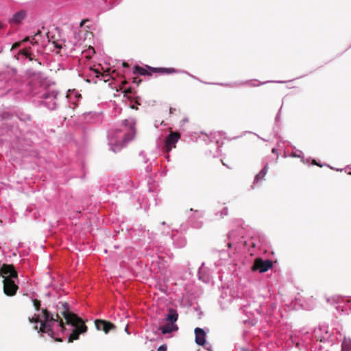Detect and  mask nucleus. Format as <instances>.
<instances>
[{
  "instance_id": "a211bd4d",
  "label": "nucleus",
  "mask_w": 351,
  "mask_h": 351,
  "mask_svg": "<svg viewBox=\"0 0 351 351\" xmlns=\"http://www.w3.org/2000/svg\"><path fill=\"white\" fill-rule=\"evenodd\" d=\"M93 73L95 75L96 77H99L100 76H104V74L101 73L99 69H90Z\"/></svg>"
},
{
  "instance_id": "cd10ccee",
  "label": "nucleus",
  "mask_w": 351,
  "mask_h": 351,
  "mask_svg": "<svg viewBox=\"0 0 351 351\" xmlns=\"http://www.w3.org/2000/svg\"><path fill=\"white\" fill-rule=\"evenodd\" d=\"M122 65H123V66H124V67H128V66H129L128 63L125 62H123Z\"/></svg>"
},
{
  "instance_id": "4be33fe9",
  "label": "nucleus",
  "mask_w": 351,
  "mask_h": 351,
  "mask_svg": "<svg viewBox=\"0 0 351 351\" xmlns=\"http://www.w3.org/2000/svg\"><path fill=\"white\" fill-rule=\"evenodd\" d=\"M53 44L54 45V47L57 49L62 48V45L61 44H59L57 41H53Z\"/></svg>"
},
{
  "instance_id": "a878e982",
  "label": "nucleus",
  "mask_w": 351,
  "mask_h": 351,
  "mask_svg": "<svg viewBox=\"0 0 351 351\" xmlns=\"http://www.w3.org/2000/svg\"><path fill=\"white\" fill-rule=\"evenodd\" d=\"M54 339V341H58V342H62V339L61 338H59V337H54L53 338Z\"/></svg>"
},
{
  "instance_id": "f8f14e48",
  "label": "nucleus",
  "mask_w": 351,
  "mask_h": 351,
  "mask_svg": "<svg viewBox=\"0 0 351 351\" xmlns=\"http://www.w3.org/2000/svg\"><path fill=\"white\" fill-rule=\"evenodd\" d=\"M159 330L161 331L162 334L171 333L173 331H176L178 330V327L175 324L168 323L162 326L159 327Z\"/></svg>"
},
{
  "instance_id": "9d476101",
  "label": "nucleus",
  "mask_w": 351,
  "mask_h": 351,
  "mask_svg": "<svg viewBox=\"0 0 351 351\" xmlns=\"http://www.w3.org/2000/svg\"><path fill=\"white\" fill-rule=\"evenodd\" d=\"M26 16V12L25 10H20L16 12L12 17L9 20L10 24L19 25Z\"/></svg>"
},
{
  "instance_id": "423d86ee",
  "label": "nucleus",
  "mask_w": 351,
  "mask_h": 351,
  "mask_svg": "<svg viewBox=\"0 0 351 351\" xmlns=\"http://www.w3.org/2000/svg\"><path fill=\"white\" fill-rule=\"evenodd\" d=\"M180 138V134L178 132H171L165 141V149L169 152L172 149L176 148V144Z\"/></svg>"
},
{
  "instance_id": "2eb2a0df",
  "label": "nucleus",
  "mask_w": 351,
  "mask_h": 351,
  "mask_svg": "<svg viewBox=\"0 0 351 351\" xmlns=\"http://www.w3.org/2000/svg\"><path fill=\"white\" fill-rule=\"evenodd\" d=\"M268 167L265 166L262 170L256 176L254 182H258L259 180L264 179L267 174Z\"/></svg>"
},
{
  "instance_id": "2f4dec72",
  "label": "nucleus",
  "mask_w": 351,
  "mask_h": 351,
  "mask_svg": "<svg viewBox=\"0 0 351 351\" xmlns=\"http://www.w3.org/2000/svg\"><path fill=\"white\" fill-rule=\"evenodd\" d=\"M173 110H175V109H173V108H170V112H171V113H172V112H173Z\"/></svg>"
},
{
  "instance_id": "6ab92c4d",
  "label": "nucleus",
  "mask_w": 351,
  "mask_h": 351,
  "mask_svg": "<svg viewBox=\"0 0 351 351\" xmlns=\"http://www.w3.org/2000/svg\"><path fill=\"white\" fill-rule=\"evenodd\" d=\"M41 34V31L40 30H38V32L34 34V37L32 38V40H31V43L32 45H34V44H36L37 43V41L35 40V37L40 35Z\"/></svg>"
},
{
  "instance_id": "5701e85b",
  "label": "nucleus",
  "mask_w": 351,
  "mask_h": 351,
  "mask_svg": "<svg viewBox=\"0 0 351 351\" xmlns=\"http://www.w3.org/2000/svg\"><path fill=\"white\" fill-rule=\"evenodd\" d=\"M104 74V76H101L103 77V80L106 82L109 80V75L106 73H103Z\"/></svg>"
},
{
  "instance_id": "1a4fd4ad",
  "label": "nucleus",
  "mask_w": 351,
  "mask_h": 351,
  "mask_svg": "<svg viewBox=\"0 0 351 351\" xmlns=\"http://www.w3.org/2000/svg\"><path fill=\"white\" fill-rule=\"evenodd\" d=\"M123 125L125 126H128L130 128V132L125 133L124 135L123 143H126L133 139L134 136V123L132 120L125 119L123 121Z\"/></svg>"
},
{
  "instance_id": "0eeeda50",
  "label": "nucleus",
  "mask_w": 351,
  "mask_h": 351,
  "mask_svg": "<svg viewBox=\"0 0 351 351\" xmlns=\"http://www.w3.org/2000/svg\"><path fill=\"white\" fill-rule=\"evenodd\" d=\"M95 324L97 330H102L106 334H108L110 330H114L117 326L110 322L104 319H96Z\"/></svg>"
},
{
  "instance_id": "39448f33",
  "label": "nucleus",
  "mask_w": 351,
  "mask_h": 351,
  "mask_svg": "<svg viewBox=\"0 0 351 351\" xmlns=\"http://www.w3.org/2000/svg\"><path fill=\"white\" fill-rule=\"evenodd\" d=\"M273 266V263L270 260H263L261 258H256L252 267L253 271H258L263 273L268 271Z\"/></svg>"
},
{
  "instance_id": "aec40b11",
  "label": "nucleus",
  "mask_w": 351,
  "mask_h": 351,
  "mask_svg": "<svg viewBox=\"0 0 351 351\" xmlns=\"http://www.w3.org/2000/svg\"><path fill=\"white\" fill-rule=\"evenodd\" d=\"M167 345L164 344V345L160 346L158 348L157 351H167ZM151 351H154V350H151Z\"/></svg>"
},
{
  "instance_id": "c85d7f7f",
  "label": "nucleus",
  "mask_w": 351,
  "mask_h": 351,
  "mask_svg": "<svg viewBox=\"0 0 351 351\" xmlns=\"http://www.w3.org/2000/svg\"><path fill=\"white\" fill-rule=\"evenodd\" d=\"M29 40V37H26L25 38H24L22 42L24 43V42H26V41H28Z\"/></svg>"
},
{
  "instance_id": "393cba45",
  "label": "nucleus",
  "mask_w": 351,
  "mask_h": 351,
  "mask_svg": "<svg viewBox=\"0 0 351 351\" xmlns=\"http://www.w3.org/2000/svg\"><path fill=\"white\" fill-rule=\"evenodd\" d=\"M132 93V89L131 88H128V89L124 90L125 94H128V93Z\"/></svg>"
},
{
  "instance_id": "6e6552de",
  "label": "nucleus",
  "mask_w": 351,
  "mask_h": 351,
  "mask_svg": "<svg viewBox=\"0 0 351 351\" xmlns=\"http://www.w3.org/2000/svg\"><path fill=\"white\" fill-rule=\"evenodd\" d=\"M55 322H47V327L46 328L43 327L42 324H40V327L38 326L37 324H36L34 326V329L35 330H37L38 332L41 333V336H43V333H47L48 336H49L51 338H53L54 332L53 330V324Z\"/></svg>"
},
{
  "instance_id": "4468645a",
  "label": "nucleus",
  "mask_w": 351,
  "mask_h": 351,
  "mask_svg": "<svg viewBox=\"0 0 351 351\" xmlns=\"http://www.w3.org/2000/svg\"><path fill=\"white\" fill-rule=\"evenodd\" d=\"M341 351H351V339L344 337L341 343Z\"/></svg>"
},
{
  "instance_id": "c756f323",
  "label": "nucleus",
  "mask_w": 351,
  "mask_h": 351,
  "mask_svg": "<svg viewBox=\"0 0 351 351\" xmlns=\"http://www.w3.org/2000/svg\"><path fill=\"white\" fill-rule=\"evenodd\" d=\"M128 330V326H127L125 327V332H126L128 334H130Z\"/></svg>"
},
{
  "instance_id": "bb28decb",
  "label": "nucleus",
  "mask_w": 351,
  "mask_h": 351,
  "mask_svg": "<svg viewBox=\"0 0 351 351\" xmlns=\"http://www.w3.org/2000/svg\"><path fill=\"white\" fill-rule=\"evenodd\" d=\"M87 21L88 20H82L80 23V27H82L84 25L85 22Z\"/></svg>"
},
{
  "instance_id": "ddd939ff",
  "label": "nucleus",
  "mask_w": 351,
  "mask_h": 351,
  "mask_svg": "<svg viewBox=\"0 0 351 351\" xmlns=\"http://www.w3.org/2000/svg\"><path fill=\"white\" fill-rule=\"evenodd\" d=\"M178 319V314L177 311L173 308L169 309L168 313L165 318L166 321L168 323L175 324V322H177Z\"/></svg>"
},
{
  "instance_id": "f3484780",
  "label": "nucleus",
  "mask_w": 351,
  "mask_h": 351,
  "mask_svg": "<svg viewBox=\"0 0 351 351\" xmlns=\"http://www.w3.org/2000/svg\"><path fill=\"white\" fill-rule=\"evenodd\" d=\"M32 302H33V304H34L35 309L36 311H39L40 309V305H41L40 301L37 299H34V300H33Z\"/></svg>"
},
{
  "instance_id": "20e7f679",
  "label": "nucleus",
  "mask_w": 351,
  "mask_h": 351,
  "mask_svg": "<svg viewBox=\"0 0 351 351\" xmlns=\"http://www.w3.org/2000/svg\"><path fill=\"white\" fill-rule=\"evenodd\" d=\"M153 73L172 74L177 73V70L174 68H155L149 66H146V68H144L138 65L135 66L133 70L134 75H151Z\"/></svg>"
},
{
  "instance_id": "7c9ffc66",
  "label": "nucleus",
  "mask_w": 351,
  "mask_h": 351,
  "mask_svg": "<svg viewBox=\"0 0 351 351\" xmlns=\"http://www.w3.org/2000/svg\"><path fill=\"white\" fill-rule=\"evenodd\" d=\"M228 247H230H230H232V243H229L228 244Z\"/></svg>"
},
{
  "instance_id": "412c9836",
  "label": "nucleus",
  "mask_w": 351,
  "mask_h": 351,
  "mask_svg": "<svg viewBox=\"0 0 351 351\" xmlns=\"http://www.w3.org/2000/svg\"><path fill=\"white\" fill-rule=\"evenodd\" d=\"M132 82L136 84H139L141 82V80L138 77H134L132 78Z\"/></svg>"
},
{
  "instance_id": "f03ea898",
  "label": "nucleus",
  "mask_w": 351,
  "mask_h": 351,
  "mask_svg": "<svg viewBox=\"0 0 351 351\" xmlns=\"http://www.w3.org/2000/svg\"><path fill=\"white\" fill-rule=\"evenodd\" d=\"M1 274L4 278L3 291L8 296H13L16 294L19 287L13 281V278H18V274L13 265L3 264L1 268Z\"/></svg>"
},
{
  "instance_id": "7ed1b4c3",
  "label": "nucleus",
  "mask_w": 351,
  "mask_h": 351,
  "mask_svg": "<svg viewBox=\"0 0 351 351\" xmlns=\"http://www.w3.org/2000/svg\"><path fill=\"white\" fill-rule=\"evenodd\" d=\"M42 313L43 316V319L41 320L38 315H34L33 317H29L28 320L31 323H34L37 324L38 323L42 324L43 327H47V322H58V326L60 328V330L64 332L65 330L64 323L62 319L60 317L59 313H56L53 315L51 313L47 308L42 309Z\"/></svg>"
},
{
  "instance_id": "473e14b6",
  "label": "nucleus",
  "mask_w": 351,
  "mask_h": 351,
  "mask_svg": "<svg viewBox=\"0 0 351 351\" xmlns=\"http://www.w3.org/2000/svg\"><path fill=\"white\" fill-rule=\"evenodd\" d=\"M313 163H314V164H316V165H318V164H317V163H316V162H315V160L313 161ZM320 167H322V166L320 165Z\"/></svg>"
},
{
  "instance_id": "dca6fc26",
  "label": "nucleus",
  "mask_w": 351,
  "mask_h": 351,
  "mask_svg": "<svg viewBox=\"0 0 351 351\" xmlns=\"http://www.w3.org/2000/svg\"><path fill=\"white\" fill-rule=\"evenodd\" d=\"M20 53L25 56L27 58H28L30 61L33 60L34 56L32 53L29 51V49L25 48L20 51Z\"/></svg>"
},
{
  "instance_id": "f257e3e1",
  "label": "nucleus",
  "mask_w": 351,
  "mask_h": 351,
  "mask_svg": "<svg viewBox=\"0 0 351 351\" xmlns=\"http://www.w3.org/2000/svg\"><path fill=\"white\" fill-rule=\"evenodd\" d=\"M58 308L62 309L60 313L66 320L65 324L71 325L74 327L71 333L68 337L69 343L79 339L80 334H84L87 332L88 327L85 324L84 320L78 317L75 313L69 311V306L66 302H59Z\"/></svg>"
},
{
  "instance_id": "9b49d317",
  "label": "nucleus",
  "mask_w": 351,
  "mask_h": 351,
  "mask_svg": "<svg viewBox=\"0 0 351 351\" xmlns=\"http://www.w3.org/2000/svg\"><path fill=\"white\" fill-rule=\"evenodd\" d=\"M195 343L199 346H203L206 342L205 331L200 328H196L195 329Z\"/></svg>"
},
{
  "instance_id": "b1692460",
  "label": "nucleus",
  "mask_w": 351,
  "mask_h": 351,
  "mask_svg": "<svg viewBox=\"0 0 351 351\" xmlns=\"http://www.w3.org/2000/svg\"><path fill=\"white\" fill-rule=\"evenodd\" d=\"M221 163L223 164V165L227 167L229 169H232V166L226 163L223 159H221Z\"/></svg>"
}]
</instances>
